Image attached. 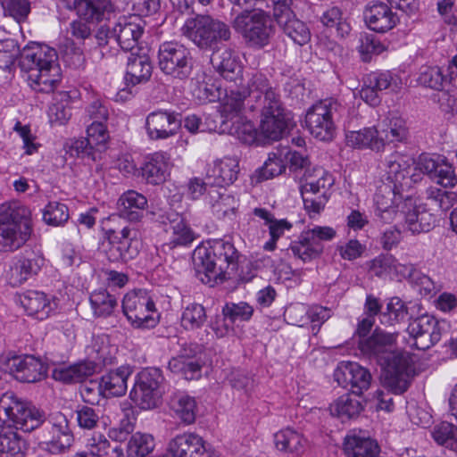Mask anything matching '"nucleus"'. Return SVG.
Instances as JSON below:
<instances>
[{"label": "nucleus", "mask_w": 457, "mask_h": 457, "mask_svg": "<svg viewBox=\"0 0 457 457\" xmlns=\"http://www.w3.org/2000/svg\"><path fill=\"white\" fill-rule=\"evenodd\" d=\"M0 457H23L26 440L16 430L30 432L44 422V414L30 403L18 398L13 392L0 397Z\"/></svg>", "instance_id": "f257e3e1"}, {"label": "nucleus", "mask_w": 457, "mask_h": 457, "mask_svg": "<svg viewBox=\"0 0 457 457\" xmlns=\"http://www.w3.org/2000/svg\"><path fill=\"white\" fill-rule=\"evenodd\" d=\"M284 150H279L278 153H271L269 154L268 159L260 168L259 180H267L281 174L285 169L286 164L283 159Z\"/></svg>", "instance_id": "0e129e2a"}, {"label": "nucleus", "mask_w": 457, "mask_h": 457, "mask_svg": "<svg viewBox=\"0 0 457 457\" xmlns=\"http://www.w3.org/2000/svg\"><path fill=\"white\" fill-rule=\"evenodd\" d=\"M378 125L384 145L386 143L401 142L407 137L405 120L396 114L389 113Z\"/></svg>", "instance_id": "ea45409f"}, {"label": "nucleus", "mask_w": 457, "mask_h": 457, "mask_svg": "<svg viewBox=\"0 0 457 457\" xmlns=\"http://www.w3.org/2000/svg\"><path fill=\"white\" fill-rule=\"evenodd\" d=\"M180 31L201 49H214L219 43L228 41L231 37L228 25L210 15L187 18Z\"/></svg>", "instance_id": "1a4fd4ad"}, {"label": "nucleus", "mask_w": 457, "mask_h": 457, "mask_svg": "<svg viewBox=\"0 0 457 457\" xmlns=\"http://www.w3.org/2000/svg\"><path fill=\"white\" fill-rule=\"evenodd\" d=\"M414 161L411 157L395 152L386 156L383 162V180L399 188L410 187L412 176L410 171Z\"/></svg>", "instance_id": "aec40b11"}, {"label": "nucleus", "mask_w": 457, "mask_h": 457, "mask_svg": "<svg viewBox=\"0 0 457 457\" xmlns=\"http://www.w3.org/2000/svg\"><path fill=\"white\" fill-rule=\"evenodd\" d=\"M239 173V162L237 158L224 157L213 162L207 171V180L214 187H224L233 184Z\"/></svg>", "instance_id": "f704fd0d"}, {"label": "nucleus", "mask_w": 457, "mask_h": 457, "mask_svg": "<svg viewBox=\"0 0 457 457\" xmlns=\"http://www.w3.org/2000/svg\"><path fill=\"white\" fill-rule=\"evenodd\" d=\"M367 27L376 32L385 33L392 29L398 21L397 15L383 2H370L363 12Z\"/></svg>", "instance_id": "b1692460"}, {"label": "nucleus", "mask_w": 457, "mask_h": 457, "mask_svg": "<svg viewBox=\"0 0 457 457\" xmlns=\"http://www.w3.org/2000/svg\"><path fill=\"white\" fill-rule=\"evenodd\" d=\"M232 26L245 43L254 49L267 46L276 32L270 12L262 8L243 11L235 17Z\"/></svg>", "instance_id": "6e6552de"}, {"label": "nucleus", "mask_w": 457, "mask_h": 457, "mask_svg": "<svg viewBox=\"0 0 457 457\" xmlns=\"http://www.w3.org/2000/svg\"><path fill=\"white\" fill-rule=\"evenodd\" d=\"M171 162L170 155L164 152H155L146 157L142 166V177L146 183L161 185L170 176Z\"/></svg>", "instance_id": "c85d7f7f"}, {"label": "nucleus", "mask_w": 457, "mask_h": 457, "mask_svg": "<svg viewBox=\"0 0 457 457\" xmlns=\"http://www.w3.org/2000/svg\"><path fill=\"white\" fill-rule=\"evenodd\" d=\"M160 70L174 79H185L192 71V58L189 50L178 42H164L158 51Z\"/></svg>", "instance_id": "f8f14e48"}, {"label": "nucleus", "mask_w": 457, "mask_h": 457, "mask_svg": "<svg viewBox=\"0 0 457 457\" xmlns=\"http://www.w3.org/2000/svg\"><path fill=\"white\" fill-rule=\"evenodd\" d=\"M115 350L114 346H111L109 345L106 337H97L95 339L91 346L90 357L93 360L88 361L87 362H91L96 365V371L97 369L110 365L113 362V353Z\"/></svg>", "instance_id": "8fccbe9b"}, {"label": "nucleus", "mask_w": 457, "mask_h": 457, "mask_svg": "<svg viewBox=\"0 0 457 457\" xmlns=\"http://www.w3.org/2000/svg\"><path fill=\"white\" fill-rule=\"evenodd\" d=\"M43 219L52 226H61L69 219V210L66 204L59 202H50L44 209Z\"/></svg>", "instance_id": "69168bd1"}, {"label": "nucleus", "mask_w": 457, "mask_h": 457, "mask_svg": "<svg viewBox=\"0 0 457 457\" xmlns=\"http://www.w3.org/2000/svg\"><path fill=\"white\" fill-rule=\"evenodd\" d=\"M204 307L200 303H190L182 312L181 325L187 330L200 328L206 321Z\"/></svg>", "instance_id": "4d7b16f0"}, {"label": "nucleus", "mask_w": 457, "mask_h": 457, "mask_svg": "<svg viewBox=\"0 0 457 457\" xmlns=\"http://www.w3.org/2000/svg\"><path fill=\"white\" fill-rule=\"evenodd\" d=\"M193 264L197 273H204L208 281L222 279L229 265L238 259L234 245L223 239L214 240L208 245H198L193 252Z\"/></svg>", "instance_id": "0eeeda50"}, {"label": "nucleus", "mask_w": 457, "mask_h": 457, "mask_svg": "<svg viewBox=\"0 0 457 457\" xmlns=\"http://www.w3.org/2000/svg\"><path fill=\"white\" fill-rule=\"evenodd\" d=\"M17 302L23 307L29 316L44 320L57 309L56 300L36 290H28L18 295Z\"/></svg>", "instance_id": "5701e85b"}, {"label": "nucleus", "mask_w": 457, "mask_h": 457, "mask_svg": "<svg viewBox=\"0 0 457 457\" xmlns=\"http://www.w3.org/2000/svg\"><path fill=\"white\" fill-rule=\"evenodd\" d=\"M417 81L425 87L442 91L446 85L444 68L439 66H423L420 68Z\"/></svg>", "instance_id": "5fc2aeb1"}, {"label": "nucleus", "mask_w": 457, "mask_h": 457, "mask_svg": "<svg viewBox=\"0 0 457 457\" xmlns=\"http://www.w3.org/2000/svg\"><path fill=\"white\" fill-rule=\"evenodd\" d=\"M87 137L98 153L105 150L109 133L104 123L92 122L87 129Z\"/></svg>", "instance_id": "774afa93"}, {"label": "nucleus", "mask_w": 457, "mask_h": 457, "mask_svg": "<svg viewBox=\"0 0 457 457\" xmlns=\"http://www.w3.org/2000/svg\"><path fill=\"white\" fill-rule=\"evenodd\" d=\"M229 133L241 142L252 145L260 141L261 134L253 123L246 118L240 116L232 120Z\"/></svg>", "instance_id": "09e8293b"}, {"label": "nucleus", "mask_w": 457, "mask_h": 457, "mask_svg": "<svg viewBox=\"0 0 457 457\" xmlns=\"http://www.w3.org/2000/svg\"><path fill=\"white\" fill-rule=\"evenodd\" d=\"M163 380L159 369L149 368L140 371L130 392L131 400L144 410L157 407L164 391Z\"/></svg>", "instance_id": "9b49d317"}, {"label": "nucleus", "mask_w": 457, "mask_h": 457, "mask_svg": "<svg viewBox=\"0 0 457 457\" xmlns=\"http://www.w3.org/2000/svg\"><path fill=\"white\" fill-rule=\"evenodd\" d=\"M213 68L227 80H236L242 74L238 54L230 48L214 51L211 57Z\"/></svg>", "instance_id": "72a5a7b5"}, {"label": "nucleus", "mask_w": 457, "mask_h": 457, "mask_svg": "<svg viewBox=\"0 0 457 457\" xmlns=\"http://www.w3.org/2000/svg\"><path fill=\"white\" fill-rule=\"evenodd\" d=\"M262 120L260 124V134L264 138L278 140L286 131L290 113L287 112L282 103L271 104L261 108Z\"/></svg>", "instance_id": "6ab92c4d"}, {"label": "nucleus", "mask_w": 457, "mask_h": 457, "mask_svg": "<svg viewBox=\"0 0 457 457\" xmlns=\"http://www.w3.org/2000/svg\"><path fill=\"white\" fill-rule=\"evenodd\" d=\"M143 31L144 28L137 16H123L112 28V36L124 51L132 52Z\"/></svg>", "instance_id": "a878e982"}, {"label": "nucleus", "mask_w": 457, "mask_h": 457, "mask_svg": "<svg viewBox=\"0 0 457 457\" xmlns=\"http://www.w3.org/2000/svg\"><path fill=\"white\" fill-rule=\"evenodd\" d=\"M431 435L437 444L457 451V427L454 425L441 422L433 428Z\"/></svg>", "instance_id": "052dcab7"}, {"label": "nucleus", "mask_w": 457, "mask_h": 457, "mask_svg": "<svg viewBox=\"0 0 457 457\" xmlns=\"http://www.w3.org/2000/svg\"><path fill=\"white\" fill-rule=\"evenodd\" d=\"M61 102L53 103L48 109L49 121L53 126L64 125L71 117L69 107V96L66 92L59 93Z\"/></svg>", "instance_id": "e2e57ef3"}, {"label": "nucleus", "mask_w": 457, "mask_h": 457, "mask_svg": "<svg viewBox=\"0 0 457 457\" xmlns=\"http://www.w3.org/2000/svg\"><path fill=\"white\" fill-rule=\"evenodd\" d=\"M403 190V188L385 182L378 187L374 195L376 215L384 223H391L398 214L396 207L402 201Z\"/></svg>", "instance_id": "4be33fe9"}, {"label": "nucleus", "mask_w": 457, "mask_h": 457, "mask_svg": "<svg viewBox=\"0 0 457 457\" xmlns=\"http://www.w3.org/2000/svg\"><path fill=\"white\" fill-rule=\"evenodd\" d=\"M137 232L129 227L120 231L107 232L108 248L106 255L110 262H128L136 258L139 253L137 242L135 240Z\"/></svg>", "instance_id": "dca6fc26"}, {"label": "nucleus", "mask_w": 457, "mask_h": 457, "mask_svg": "<svg viewBox=\"0 0 457 457\" xmlns=\"http://www.w3.org/2000/svg\"><path fill=\"white\" fill-rule=\"evenodd\" d=\"M94 314L97 317H107L111 315L117 306V299L109 294L105 289L94 291L89 298Z\"/></svg>", "instance_id": "603ef678"}, {"label": "nucleus", "mask_w": 457, "mask_h": 457, "mask_svg": "<svg viewBox=\"0 0 457 457\" xmlns=\"http://www.w3.org/2000/svg\"><path fill=\"white\" fill-rule=\"evenodd\" d=\"M283 150V159L291 170H305L304 183L301 186L304 208L310 215L319 214L328 200V191L335 182L333 176L321 167L309 169V160L301 153L287 148Z\"/></svg>", "instance_id": "20e7f679"}, {"label": "nucleus", "mask_w": 457, "mask_h": 457, "mask_svg": "<svg viewBox=\"0 0 457 457\" xmlns=\"http://www.w3.org/2000/svg\"><path fill=\"white\" fill-rule=\"evenodd\" d=\"M347 457H376L380 452L378 442L362 431H350L344 440Z\"/></svg>", "instance_id": "cd10ccee"}, {"label": "nucleus", "mask_w": 457, "mask_h": 457, "mask_svg": "<svg viewBox=\"0 0 457 457\" xmlns=\"http://www.w3.org/2000/svg\"><path fill=\"white\" fill-rule=\"evenodd\" d=\"M169 370L176 374L181 375L186 379H194L200 376L201 364L193 356L179 354L170 360Z\"/></svg>", "instance_id": "a18cd8bd"}, {"label": "nucleus", "mask_w": 457, "mask_h": 457, "mask_svg": "<svg viewBox=\"0 0 457 457\" xmlns=\"http://www.w3.org/2000/svg\"><path fill=\"white\" fill-rule=\"evenodd\" d=\"M396 334L376 329L373 334L359 341L361 353L386 366L384 386L395 395L404 393L415 375L411 357L405 353L394 351Z\"/></svg>", "instance_id": "f03ea898"}, {"label": "nucleus", "mask_w": 457, "mask_h": 457, "mask_svg": "<svg viewBox=\"0 0 457 457\" xmlns=\"http://www.w3.org/2000/svg\"><path fill=\"white\" fill-rule=\"evenodd\" d=\"M444 327L445 322L439 321L434 316L421 315L409 323V343L418 350L429 349L441 339Z\"/></svg>", "instance_id": "4468645a"}, {"label": "nucleus", "mask_w": 457, "mask_h": 457, "mask_svg": "<svg viewBox=\"0 0 457 457\" xmlns=\"http://www.w3.org/2000/svg\"><path fill=\"white\" fill-rule=\"evenodd\" d=\"M289 249L295 257L303 262H309L321 254L323 245L311 240V237L303 230L296 240L291 242Z\"/></svg>", "instance_id": "37998d69"}, {"label": "nucleus", "mask_w": 457, "mask_h": 457, "mask_svg": "<svg viewBox=\"0 0 457 457\" xmlns=\"http://www.w3.org/2000/svg\"><path fill=\"white\" fill-rule=\"evenodd\" d=\"M408 266L399 263L392 255H379L372 260L370 270L378 277L396 274L403 278Z\"/></svg>", "instance_id": "de8ad7c7"}, {"label": "nucleus", "mask_w": 457, "mask_h": 457, "mask_svg": "<svg viewBox=\"0 0 457 457\" xmlns=\"http://www.w3.org/2000/svg\"><path fill=\"white\" fill-rule=\"evenodd\" d=\"M0 368L12 375L17 380L35 383L46 376L47 368L41 360L33 355H11L0 357Z\"/></svg>", "instance_id": "ddd939ff"}, {"label": "nucleus", "mask_w": 457, "mask_h": 457, "mask_svg": "<svg viewBox=\"0 0 457 457\" xmlns=\"http://www.w3.org/2000/svg\"><path fill=\"white\" fill-rule=\"evenodd\" d=\"M153 65L145 53L130 52L127 56L125 81L136 86L148 81L152 76Z\"/></svg>", "instance_id": "2f4dec72"}, {"label": "nucleus", "mask_w": 457, "mask_h": 457, "mask_svg": "<svg viewBox=\"0 0 457 457\" xmlns=\"http://www.w3.org/2000/svg\"><path fill=\"white\" fill-rule=\"evenodd\" d=\"M170 405L184 422L190 424L195 420L196 404L193 397L177 393L171 397Z\"/></svg>", "instance_id": "6e6d98bb"}, {"label": "nucleus", "mask_w": 457, "mask_h": 457, "mask_svg": "<svg viewBox=\"0 0 457 457\" xmlns=\"http://www.w3.org/2000/svg\"><path fill=\"white\" fill-rule=\"evenodd\" d=\"M45 434L39 442L42 449L54 453H62L73 444L74 438L66 417L55 414L45 427Z\"/></svg>", "instance_id": "2eb2a0df"}, {"label": "nucleus", "mask_w": 457, "mask_h": 457, "mask_svg": "<svg viewBox=\"0 0 457 457\" xmlns=\"http://www.w3.org/2000/svg\"><path fill=\"white\" fill-rule=\"evenodd\" d=\"M415 287L420 295L429 296L438 290L437 285L430 277L417 270L412 264H409L406 274L403 277Z\"/></svg>", "instance_id": "864d4df0"}, {"label": "nucleus", "mask_w": 457, "mask_h": 457, "mask_svg": "<svg viewBox=\"0 0 457 457\" xmlns=\"http://www.w3.org/2000/svg\"><path fill=\"white\" fill-rule=\"evenodd\" d=\"M169 452L173 457H209L203 438L194 433L177 436L170 442Z\"/></svg>", "instance_id": "7c9ffc66"}, {"label": "nucleus", "mask_w": 457, "mask_h": 457, "mask_svg": "<svg viewBox=\"0 0 457 457\" xmlns=\"http://www.w3.org/2000/svg\"><path fill=\"white\" fill-rule=\"evenodd\" d=\"M353 109L347 108L334 98L321 100L312 105L305 114V126L312 137L320 141H330L336 135V122L351 121Z\"/></svg>", "instance_id": "423d86ee"}, {"label": "nucleus", "mask_w": 457, "mask_h": 457, "mask_svg": "<svg viewBox=\"0 0 457 457\" xmlns=\"http://www.w3.org/2000/svg\"><path fill=\"white\" fill-rule=\"evenodd\" d=\"M362 410V403L353 393L339 396L329 406L330 413L342 421L357 417Z\"/></svg>", "instance_id": "a19ab883"}, {"label": "nucleus", "mask_w": 457, "mask_h": 457, "mask_svg": "<svg viewBox=\"0 0 457 457\" xmlns=\"http://www.w3.org/2000/svg\"><path fill=\"white\" fill-rule=\"evenodd\" d=\"M276 21L283 32L295 44L303 46L309 42L311 33L308 27L303 21L297 19L294 12Z\"/></svg>", "instance_id": "79ce46f5"}, {"label": "nucleus", "mask_w": 457, "mask_h": 457, "mask_svg": "<svg viewBox=\"0 0 457 457\" xmlns=\"http://www.w3.org/2000/svg\"><path fill=\"white\" fill-rule=\"evenodd\" d=\"M248 98L243 92L242 88L237 90H230L221 104L220 112L227 120H233L240 117L241 112L245 108V101Z\"/></svg>", "instance_id": "3c124183"}, {"label": "nucleus", "mask_w": 457, "mask_h": 457, "mask_svg": "<svg viewBox=\"0 0 457 457\" xmlns=\"http://www.w3.org/2000/svg\"><path fill=\"white\" fill-rule=\"evenodd\" d=\"M32 233L31 212L18 202L0 205V252L21 248Z\"/></svg>", "instance_id": "39448f33"}, {"label": "nucleus", "mask_w": 457, "mask_h": 457, "mask_svg": "<svg viewBox=\"0 0 457 457\" xmlns=\"http://www.w3.org/2000/svg\"><path fill=\"white\" fill-rule=\"evenodd\" d=\"M345 139L348 145L359 149H370L379 152L385 146L378 125L357 131H349L345 135Z\"/></svg>", "instance_id": "58836bf2"}, {"label": "nucleus", "mask_w": 457, "mask_h": 457, "mask_svg": "<svg viewBox=\"0 0 457 457\" xmlns=\"http://www.w3.org/2000/svg\"><path fill=\"white\" fill-rule=\"evenodd\" d=\"M96 373V365L91 362H78L71 365L59 364L53 368L52 378L65 384L79 383Z\"/></svg>", "instance_id": "e433bc0d"}, {"label": "nucleus", "mask_w": 457, "mask_h": 457, "mask_svg": "<svg viewBox=\"0 0 457 457\" xmlns=\"http://www.w3.org/2000/svg\"><path fill=\"white\" fill-rule=\"evenodd\" d=\"M146 197L135 190L124 192L118 199L117 210L120 216L133 222L140 221L148 206Z\"/></svg>", "instance_id": "c9c22d12"}, {"label": "nucleus", "mask_w": 457, "mask_h": 457, "mask_svg": "<svg viewBox=\"0 0 457 457\" xmlns=\"http://www.w3.org/2000/svg\"><path fill=\"white\" fill-rule=\"evenodd\" d=\"M180 127L179 114L175 112L157 110L145 118V128L151 140H164L174 137Z\"/></svg>", "instance_id": "f3484780"}, {"label": "nucleus", "mask_w": 457, "mask_h": 457, "mask_svg": "<svg viewBox=\"0 0 457 457\" xmlns=\"http://www.w3.org/2000/svg\"><path fill=\"white\" fill-rule=\"evenodd\" d=\"M304 315H307V320L312 323L313 335H317L321 325L332 316V311L320 305L312 306L308 310L303 305H293L285 311V316L290 320L291 323L299 327L304 324Z\"/></svg>", "instance_id": "bb28decb"}, {"label": "nucleus", "mask_w": 457, "mask_h": 457, "mask_svg": "<svg viewBox=\"0 0 457 457\" xmlns=\"http://www.w3.org/2000/svg\"><path fill=\"white\" fill-rule=\"evenodd\" d=\"M408 308L399 297H392L386 304V311L380 314V322L384 325H394L405 320Z\"/></svg>", "instance_id": "bf43d9fd"}, {"label": "nucleus", "mask_w": 457, "mask_h": 457, "mask_svg": "<svg viewBox=\"0 0 457 457\" xmlns=\"http://www.w3.org/2000/svg\"><path fill=\"white\" fill-rule=\"evenodd\" d=\"M334 377L342 386H351L352 393L361 395L371 382L370 371L357 362L342 361L335 370Z\"/></svg>", "instance_id": "412c9836"}, {"label": "nucleus", "mask_w": 457, "mask_h": 457, "mask_svg": "<svg viewBox=\"0 0 457 457\" xmlns=\"http://www.w3.org/2000/svg\"><path fill=\"white\" fill-rule=\"evenodd\" d=\"M44 264L45 258L41 254L32 253L28 256H17L8 272L9 284L13 287L22 285L37 275Z\"/></svg>", "instance_id": "393cba45"}, {"label": "nucleus", "mask_w": 457, "mask_h": 457, "mask_svg": "<svg viewBox=\"0 0 457 457\" xmlns=\"http://www.w3.org/2000/svg\"><path fill=\"white\" fill-rule=\"evenodd\" d=\"M21 69L28 74L30 87L38 92L52 93L62 79L58 54L45 44L31 43L21 53Z\"/></svg>", "instance_id": "7ed1b4c3"}, {"label": "nucleus", "mask_w": 457, "mask_h": 457, "mask_svg": "<svg viewBox=\"0 0 457 457\" xmlns=\"http://www.w3.org/2000/svg\"><path fill=\"white\" fill-rule=\"evenodd\" d=\"M122 311L131 325L137 328H154L159 320L154 300L143 289L134 290L124 295Z\"/></svg>", "instance_id": "9d476101"}, {"label": "nucleus", "mask_w": 457, "mask_h": 457, "mask_svg": "<svg viewBox=\"0 0 457 457\" xmlns=\"http://www.w3.org/2000/svg\"><path fill=\"white\" fill-rule=\"evenodd\" d=\"M196 238L195 233L189 225L176 214V218L170 221V241L167 244L170 248L177 246H187Z\"/></svg>", "instance_id": "c03bdc74"}, {"label": "nucleus", "mask_w": 457, "mask_h": 457, "mask_svg": "<svg viewBox=\"0 0 457 457\" xmlns=\"http://www.w3.org/2000/svg\"><path fill=\"white\" fill-rule=\"evenodd\" d=\"M132 374L129 366H120L103 375L98 384L99 394L104 397H117L125 395L128 378Z\"/></svg>", "instance_id": "c756f323"}, {"label": "nucleus", "mask_w": 457, "mask_h": 457, "mask_svg": "<svg viewBox=\"0 0 457 457\" xmlns=\"http://www.w3.org/2000/svg\"><path fill=\"white\" fill-rule=\"evenodd\" d=\"M274 443L279 451L300 453L303 450L305 440L297 431L286 428L274 435Z\"/></svg>", "instance_id": "49530a36"}, {"label": "nucleus", "mask_w": 457, "mask_h": 457, "mask_svg": "<svg viewBox=\"0 0 457 457\" xmlns=\"http://www.w3.org/2000/svg\"><path fill=\"white\" fill-rule=\"evenodd\" d=\"M241 88L248 98L247 104H250L251 109L262 108L281 102L276 88L270 85L266 76L262 73L253 74L246 85Z\"/></svg>", "instance_id": "a211bd4d"}, {"label": "nucleus", "mask_w": 457, "mask_h": 457, "mask_svg": "<svg viewBox=\"0 0 457 457\" xmlns=\"http://www.w3.org/2000/svg\"><path fill=\"white\" fill-rule=\"evenodd\" d=\"M4 15L12 18L18 23L27 21L31 11L29 0H2Z\"/></svg>", "instance_id": "680f3d73"}, {"label": "nucleus", "mask_w": 457, "mask_h": 457, "mask_svg": "<svg viewBox=\"0 0 457 457\" xmlns=\"http://www.w3.org/2000/svg\"><path fill=\"white\" fill-rule=\"evenodd\" d=\"M205 200L219 219L234 215L238 207L237 199L225 187L210 186Z\"/></svg>", "instance_id": "473e14b6"}, {"label": "nucleus", "mask_w": 457, "mask_h": 457, "mask_svg": "<svg viewBox=\"0 0 457 457\" xmlns=\"http://www.w3.org/2000/svg\"><path fill=\"white\" fill-rule=\"evenodd\" d=\"M74 8L79 18L91 22H100L114 11L112 0H75Z\"/></svg>", "instance_id": "4c0bfd02"}, {"label": "nucleus", "mask_w": 457, "mask_h": 457, "mask_svg": "<svg viewBox=\"0 0 457 457\" xmlns=\"http://www.w3.org/2000/svg\"><path fill=\"white\" fill-rule=\"evenodd\" d=\"M154 448L153 436L137 432L131 436L127 445V453L129 457H145Z\"/></svg>", "instance_id": "13d9d810"}, {"label": "nucleus", "mask_w": 457, "mask_h": 457, "mask_svg": "<svg viewBox=\"0 0 457 457\" xmlns=\"http://www.w3.org/2000/svg\"><path fill=\"white\" fill-rule=\"evenodd\" d=\"M364 83L373 87L378 91L391 88L395 91L400 87V81L389 72H371L364 78Z\"/></svg>", "instance_id": "338daca9"}]
</instances>
